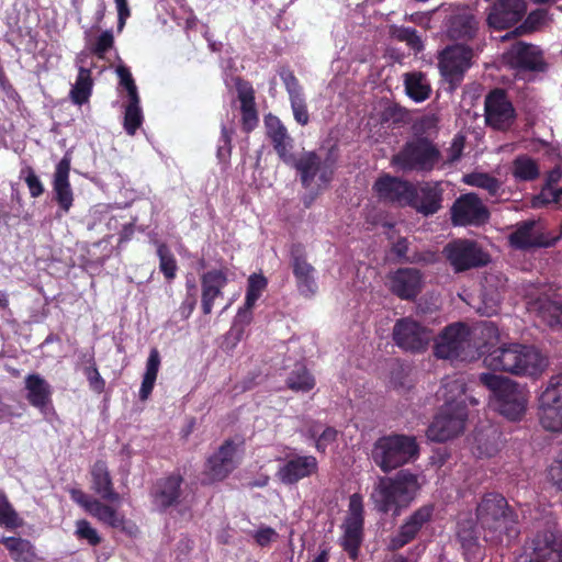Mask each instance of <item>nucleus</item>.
<instances>
[{"label":"nucleus","mask_w":562,"mask_h":562,"mask_svg":"<svg viewBox=\"0 0 562 562\" xmlns=\"http://www.w3.org/2000/svg\"><path fill=\"white\" fill-rule=\"evenodd\" d=\"M89 513L97 517L100 521L111 526L119 528L124 524V517L119 515L117 512L109 505L101 503L95 499L90 504Z\"/></svg>","instance_id":"46"},{"label":"nucleus","mask_w":562,"mask_h":562,"mask_svg":"<svg viewBox=\"0 0 562 562\" xmlns=\"http://www.w3.org/2000/svg\"><path fill=\"white\" fill-rule=\"evenodd\" d=\"M467 380L463 375L446 376L436 395L443 404L441 408L454 409L462 406L467 411Z\"/></svg>","instance_id":"31"},{"label":"nucleus","mask_w":562,"mask_h":562,"mask_svg":"<svg viewBox=\"0 0 562 562\" xmlns=\"http://www.w3.org/2000/svg\"><path fill=\"white\" fill-rule=\"evenodd\" d=\"M338 431L333 427H326L317 437L315 448L318 452L324 453L328 445L337 440Z\"/></svg>","instance_id":"59"},{"label":"nucleus","mask_w":562,"mask_h":562,"mask_svg":"<svg viewBox=\"0 0 562 562\" xmlns=\"http://www.w3.org/2000/svg\"><path fill=\"white\" fill-rule=\"evenodd\" d=\"M157 255L159 257V267L164 276L168 280L173 279L176 277L177 262L169 248L165 244H160L157 249Z\"/></svg>","instance_id":"51"},{"label":"nucleus","mask_w":562,"mask_h":562,"mask_svg":"<svg viewBox=\"0 0 562 562\" xmlns=\"http://www.w3.org/2000/svg\"><path fill=\"white\" fill-rule=\"evenodd\" d=\"M486 368L517 376H538L546 367V358L532 346L508 344L488 352L484 360Z\"/></svg>","instance_id":"4"},{"label":"nucleus","mask_w":562,"mask_h":562,"mask_svg":"<svg viewBox=\"0 0 562 562\" xmlns=\"http://www.w3.org/2000/svg\"><path fill=\"white\" fill-rule=\"evenodd\" d=\"M520 562H562V536L552 529L539 531L532 539V552Z\"/></svg>","instance_id":"21"},{"label":"nucleus","mask_w":562,"mask_h":562,"mask_svg":"<svg viewBox=\"0 0 562 562\" xmlns=\"http://www.w3.org/2000/svg\"><path fill=\"white\" fill-rule=\"evenodd\" d=\"M238 99L243 114V125L245 131H251L258 123V114L255 105V91L252 87L240 79L236 82Z\"/></svg>","instance_id":"37"},{"label":"nucleus","mask_w":562,"mask_h":562,"mask_svg":"<svg viewBox=\"0 0 562 562\" xmlns=\"http://www.w3.org/2000/svg\"><path fill=\"white\" fill-rule=\"evenodd\" d=\"M318 462L314 456H291L278 469L277 477L285 485L296 484L299 481L316 474Z\"/></svg>","instance_id":"26"},{"label":"nucleus","mask_w":562,"mask_h":562,"mask_svg":"<svg viewBox=\"0 0 562 562\" xmlns=\"http://www.w3.org/2000/svg\"><path fill=\"white\" fill-rule=\"evenodd\" d=\"M468 412L462 406L454 409L440 408L427 429V437L431 441L443 442L460 435L465 425Z\"/></svg>","instance_id":"14"},{"label":"nucleus","mask_w":562,"mask_h":562,"mask_svg":"<svg viewBox=\"0 0 562 562\" xmlns=\"http://www.w3.org/2000/svg\"><path fill=\"white\" fill-rule=\"evenodd\" d=\"M474 57L473 48L463 44L447 46L438 56L441 76L451 85H458L471 68Z\"/></svg>","instance_id":"11"},{"label":"nucleus","mask_w":562,"mask_h":562,"mask_svg":"<svg viewBox=\"0 0 562 562\" xmlns=\"http://www.w3.org/2000/svg\"><path fill=\"white\" fill-rule=\"evenodd\" d=\"M363 514L362 496L355 493L349 497L347 515L341 526L344 530L341 546L352 560L358 559L359 549L363 540Z\"/></svg>","instance_id":"10"},{"label":"nucleus","mask_w":562,"mask_h":562,"mask_svg":"<svg viewBox=\"0 0 562 562\" xmlns=\"http://www.w3.org/2000/svg\"><path fill=\"white\" fill-rule=\"evenodd\" d=\"M26 177H25V183L30 190V194L32 198H38L44 192L43 183L41 182L40 178L35 175L34 170L32 168H27L25 170Z\"/></svg>","instance_id":"60"},{"label":"nucleus","mask_w":562,"mask_h":562,"mask_svg":"<svg viewBox=\"0 0 562 562\" xmlns=\"http://www.w3.org/2000/svg\"><path fill=\"white\" fill-rule=\"evenodd\" d=\"M86 375L89 381V385L93 391H95L97 393H101L104 391L105 382L100 375L95 366L87 368Z\"/></svg>","instance_id":"61"},{"label":"nucleus","mask_w":562,"mask_h":562,"mask_svg":"<svg viewBox=\"0 0 562 562\" xmlns=\"http://www.w3.org/2000/svg\"><path fill=\"white\" fill-rule=\"evenodd\" d=\"M391 383L394 389L400 392H407L414 385V379L411 374V370L403 366H397L392 370Z\"/></svg>","instance_id":"52"},{"label":"nucleus","mask_w":562,"mask_h":562,"mask_svg":"<svg viewBox=\"0 0 562 562\" xmlns=\"http://www.w3.org/2000/svg\"><path fill=\"white\" fill-rule=\"evenodd\" d=\"M286 385L294 392H308L315 386V379L304 364H296L286 379Z\"/></svg>","instance_id":"43"},{"label":"nucleus","mask_w":562,"mask_h":562,"mask_svg":"<svg viewBox=\"0 0 562 562\" xmlns=\"http://www.w3.org/2000/svg\"><path fill=\"white\" fill-rule=\"evenodd\" d=\"M93 81L91 78L90 69L85 66H79V72L76 79L75 85L70 90V99L77 105H82L88 102L91 91H92Z\"/></svg>","instance_id":"40"},{"label":"nucleus","mask_w":562,"mask_h":562,"mask_svg":"<svg viewBox=\"0 0 562 562\" xmlns=\"http://www.w3.org/2000/svg\"><path fill=\"white\" fill-rule=\"evenodd\" d=\"M227 282L226 272L222 269H213L201 276V306L205 315L212 313L214 301L223 296V289Z\"/></svg>","instance_id":"32"},{"label":"nucleus","mask_w":562,"mask_h":562,"mask_svg":"<svg viewBox=\"0 0 562 562\" xmlns=\"http://www.w3.org/2000/svg\"><path fill=\"white\" fill-rule=\"evenodd\" d=\"M537 316L552 329H562V299L539 297L533 303Z\"/></svg>","instance_id":"36"},{"label":"nucleus","mask_w":562,"mask_h":562,"mask_svg":"<svg viewBox=\"0 0 562 562\" xmlns=\"http://www.w3.org/2000/svg\"><path fill=\"white\" fill-rule=\"evenodd\" d=\"M160 367V355L156 348H153L149 352L146 371L143 376L140 390H139V398L142 401H146L155 385V381L157 379L158 370Z\"/></svg>","instance_id":"41"},{"label":"nucleus","mask_w":562,"mask_h":562,"mask_svg":"<svg viewBox=\"0 0 562 562\" xmlns=\"http://www.w3.org/2000/svg\"><path fill=\"white\" fill-rule=\"evenodd\" d=\"M268 284L267 278L261 273H252L247 280V292H246V310L252 308L266 290Z\"/></svg>","instance_id":"49"},{"label":"nucleus","mask_w":562,"mask_h":562,"mask_svg":"<svg viewBox=\"0 0 562 562\" xmlns=\"http://www.w3.org/2000/svg\"><path fill=\"white\" fill-rule=\"evenodd\" d=\"M484 117L486 125L493 130L506 131L513 125L516 111L504 89L496 88L486 94Z\"/></svg>","instance_id":"13"},{"label":"nucleus","mask_w":562,"mask_h":562,"mask_svg":"<svg viewBox=\"0 0 562 562\" xmlns=\"http://www.w3.org/2000/svg\"><path fill=\"white\" fill-rule=\"evenodd\" d=\"M442 254L454 272L484 267L490 262V255L476 241L470 239L448 243Z\"/></svg>","instance_id":"9"},{"label":"nucleus","mask_w":562,"mask_h":562,"mask_svg":"<svg viewBox=\"0 0 562 562\" xmlns=\"http://www.w3.org/2000/svg\"><path fill=\"white\" fill-rule=\"evenodd\" d=\"M512 173L519 181H532L539 177L540 170L536 160L521 155L514 159Z\"/></svg>","instance_id":"44"},{"label":"nucleus","mask_w":562,"mask_h":562,"mask_svg":"<svg viewBox=\"0 0 562 562\" xmlns=\"http://www.w3.org/2000/svg\"><path fill=\"white\" fill-rule=\"evenodd\" d=\"M479 535H482L472 519L458 522L457 537L465 552H474L479 547Z\"/></svg>","instance_id":"42"},{"label":"nucleus","mask_w":562,"mask_h":562,"mask_svg":"<svg viewBox=\"0 0 562 562\" xmlns=\"http://www.w3.org/2000/svg\"><path fill=\"white\" fill-rule=\"evenodd\" d=\"M244 440L227 439L207 460V473L212 480H224L237 465L236 454Z\"/></svg>","instance_id":"25"},{"label":"nucleus","mask_w":562,"mask_h":562,"mask_svg":"<svg viewBox=\"0 0 562 562\" xmlns=\"http://www.w3.org/2000/svg\"><path fill=\"white\" fill-rule=\"evenodd\" d=\"M443 190L440 183L426 182L417 189L414 187V193L408 206L424 216L437 213L441 209Z\"/></svg>","instance_id":"27"},{"label":"nucleus","mask_w":562,"mask_h":562,"mask_svg":"<svg viewBox=\"0 0 562 562\" xmlns=\"http://www.w3.org/2000/svg\"><path fill=\"white\" fill-rule=\"evenodd\" d=\"M524 0H497L486 16V23L495 30H504L519 22L526 14Z\"/></svg>","instance_id":"23"},{"label":"nucleus","mask_w":562,"mask_h":562,"mask_svg":"<svg viewBox=\"0 0 562 562\" xmlns=\"http://www.w3.org/2000/svg\"><path fill=\"white\" fill-rule=\"evenodd\" d=\"M505 59L510 67L519 70L540 72L547 70L542 50L538 46L525 42L512 45L505 53Z\"/></svg>","instance_id":"22"},{"label":"nucleus","mask_w":562,"mask_h":562,"mask_svg":"<svg viewBox=\"0 0 562 562\" xmlns=\"http://www.w3.org/2000/svg\"><path fill=\"white\" fill-rule=\"evenodd\" d=\"M446 25L449 38L469 42L476 38L481 27V20L473 8L461 5L452 10Z\"/></svg>","instance_id":"16"},{"label":"nucleus","mask_w":562,"mask_h":562,"mask_svg":"<svg viewBox=\"0 0 562 562\" xmlns=\"http://www.w3.org/2000/svg\"><path fill=\"white\" fill-rule=\"evenodd\" d=\"M290 101L295 121L303 126L306 125L310 121V115L304 97H294Z\"/></svg>","instance_id":"57"},{"label":"nucleus","mask_w":562,"mask_h":562,"mask_svg":"<svg viewBox=\"0 0 562 562\" xmlns=\"http://www.w3.org/2000/svg\"><path fill=\"white\" fill-rule=\"evenodd\" d=\"M434 505L427 504L413 512L400 526L398 531L390 538L387 548L398 550L413 541L420 529L431 520Z\"/></svg>","instance_id":"20"},{"label":"nucleus","mask_w":562,"mask_h":562,"mask_svg":"<svg viewBox=\"0 0 562 562\" xmlns=\"http://www.w3.org/2000/svg\"><path fill=\"white\" fill-rule=\"evenodd\" d=\"M70 165L71 157L69 154H66L57 164L53 180L55 200L65 213L69 212L74 202V194L69 183Z\"/></svg>","instance_id":"30"},{"label":"nucleus","mask_w":562,"mask_h":562,"mask_svg":"<svg viewBox=\"0 0 562 562\" xmlns=\"http://www.w3.org/2000/svg\"><path fill=\"white\" fill-rule=\"evenodd\" d=\"M549 475L553 484L559 490H562V452L560 453L558 460L550 467Z\"/></svg>","instance_id":"64"},{"label":"nucleus","mask_w":562,"mask_h":562,"mask_svg":"<svg viewBox=\"0 0 562 562\" xmlns=\"http://www.w3.org/2000/svg\"><path fill=\"white\" fill-rule=\"evenodd\" d=\"M26 398L29 403L44 412L52 402V387L40 374L33 373L25 378Z\"/></svg>","instance_id":"35"},{"label":"nucleus","mask_w":562,"mask_h":562,"mask_svg":"<svg viewBox=\"0 0 562 562\" xmlns=\"http://www.w3.org/2000/svg\"><path fill=\"white\" fill-rule=\"evenodd\" d=\"M499 434L494 427L475 435L476 449L481 456L492 457L498 450Z\"/></svg>","instance_id":"47"},{"label":"nucleus","mask_w":562,"mask_h":562,"mask_svg":"<svg viewBox=\"0 0 562 562\" xmlns=\"http://www.w3.org/2000/svg\"><path fill=\"white\" fill-rule=\"evenodd\" d=\"M419 456L416 438L407 435H390L379 438L371 450L373 462L389 473L406 463L415 461Z\"/></svg>","instance_id":"6"},{"label":"nucleus","mask_w":562,"mask_h":562,"mask_svg":"<svg viewBox=\"0 0 562 562\" xmlns=\"http://www.w3.org/2000/svg\"><path fill=\"white\" fill-rule=\"evenodd\" d=\"M537 415L543 429L562 430V373L552 375L538 397Z\"/></svg>","instance_id":"8"},{"label":"nucleus","mask_w":562,"mask_h":562,"mask_svg":"<svg viewBox=\"0 0 562 562\" xmlns=\"http://www.w3.org/2000/svg\"><path fill=\"white\" fill-rule=\"evenodd\" d=\"M283 83L285 86V89L289 93L290 99H293L294 97H302L301 87L299 85V81L296 77L292 72H288L284 76H282Z\"/></svg>","instance_id":"63"},{"label":"nucleus","mask_w":562,"mask_h":562,"mask_svg":"<svg viewBox=\"0 0 562 562\" xmlns=\"http://www.w3.org/2000/svg\"><path fill=\"white\" fill-rule=\"evenodd\" d=\"M451 222L454 226H480L490 218V212L475 193L460 195L452 204Z\"/></svg>","instance_id":"15"},{"label":"nucleus","mask_w":562,"mask_h":562,"mask_svg":"<svg viewBox=\"0 0 562 562\" xmlns=\"http://www.w3.org/2000/svg\"><path fill=\"white\" fill-rule=\"evenodd\" d=\"M463 181L469 186L487 191L491 196L498 195L502 188V183L498 179L485 172L469 173L464 176Z\"/></svg>","instance_id":"45"},{"label":"nucleus","mask_w":562,"mask_h":562,"mask_svg":"<svg viewBox=\"0 0 562 562\" xmlns=\"http://www.w3.org/2000/svg\"><path fill=\"white\" fill-rule=\"evenodd\" d=\"M20 525L18 513L10 504L5 493L0 490V526L15 528Z\"/></svg>","instance_id":"50"},{"label":"nucleus","mask_w":562,"mask_h":562,"mask_svg":"<svg viewBox=\"0 0 562 562\" xmlns=\"http://www.w3.org/2000/svg\"><path fill=\"white\" fill-rule=\"evenodd\" d=\"M562 194V189L544 184L538 195L532 199L533 207H541L551 202H558Z\"/></svg>","instance_id":"53"},{"label":"nucleus","mask_w":562,"mask_h":562,"mask_svg":"<svg viewBox=\"0 0 562 562\" xmlns=\"http://www.w3.org/2000/svg\"><path fill=\"white\" fill-rule=\"evenodd\" d=\"M113 44L114 37L112 31H104L90 47V53L97 55L99 58H103L105 53L113 47Z\"/></svg>","instance_id":"55"},{"label":"nucleus","mask_w":562,"mask_h":562,"mask_svg":"<svg viewBox=\"0 0 562 562\" xmlns=\"http://www.w3.org/2000/svg\"><path fill=\"white\" fill-rule=\"evenodd\" d=\"M419 488L418 475L401 470L394 476H379L370 499L376 512L398 516L416 497Z\"/></svg>","instance_id":"2"},{"label":"nucleus","mask_w":562,"mask_h":562,"mask_svg":"<svg viewBox=\"0 0 562 562\" xmlns=\"http://www.w3.org/2000/svg\"><path fill=\"white\" fill-rule=\"evenodd\" d=\"M143 123L139 98L128 99L124 113V128L128 135H134Z\"/></svg>","instance_id":"48"},{"label":"nucleus","mask_w":562,"mask_h":562,"mask_svg":"<svg viewBox=\"0 0 562 562\" xmlns=\"http://www.w3.org/2000/svg\"><path fill=\"white\" fill-rule=\"evenodd\" d=\"M0 542L4 544L15 562H35L38 560L34 546L27 539L3 537Z\"/></svg>","instance_id":"38"},{"label":"nucleus","mask_w":562,"mask_h":562,"mask_svg":"<svg viewBox=\"0 0 562 562\" xmlns=\"http://www.w3.org/2000/svg\"><path fill=\"white\" fill-rule=\"evenodd\" d=\"M479 331L482 335L485 333L496 335L497 329L492 323H484L473 329L462 323H454L445 327L435 339L434 355L443 360H474L482 348V345L475 341Z\"/></svg>","instance_id":"3"},{"label":"nucleus","mask_w":562,"mask_h":562,"mask_svg":"<svg viewBox=\"0 0 562 562\" xmlns=\"http://www.w3.org/2000/svg\"><path fill=\"white\" fill-rule=\"evenodd\" d=\"M476 520L484 541L493 546H509L520 533L518 512L497 493H488L476 506Z\"/></svg>","instance_id":"1"},{"label":"nucleus","mask_w":562,"mask_h":562,"mask_svg":"<svg viewBox=\"0 0 562 562\" xmlns=\"http://www.w3.org/2000/svg\"><path fill=\"white\" fill-rule=\"evenodd\" d=\"M92 490L102 498L112 503H120L121 496L115 492L112 477L104 461H97L91 468Z\"/></svg>","instance_id":"34"},{"label":"nucleus","mask_w":562,"mask_h":562,"mask_svg":"<svg viewBox=\"0 0 562 562\" xmlns=\"http://www.w3.org/2000/svg\"><path fill=\"white\" fill-rule=\"evenodd\" d=\"M77 535L81 539L88 540L91 546H97L101 542V538L99 537L97 530L91 527V525L87 520H78L77 521Z\"/></svg>","instance_id":"58"},{"label":"nucleus","mask_w":562,"mask_h":562,"mask_svg":"<svg viewBox=\"0 0 562 562\" xmlns=\"http://www.w3.org/2000/svg\"><path fill=\"white\" fill-rule=\"evenodd\" d=\"M265 125L267 128V135L271 139L273 148L280 159L288 165H292V162H294V157L291 153L293 148V140L288 134L286 127L282 124L279 117L272 114L265 117Z\"/></svg>","instance_id":"29"},{"label":"nucleus","mask_w":562,"mask_h":562,"mask_svg":"<svg viewBox=\"0 0 562 562\" xmlns=\"http://www.w3.org/2000/svg\"><path fill=\"white\" fill-rule=\"evenodd\" d=\"M439 148L427 137L417 136L405 143L397 154L392 157L391 164L404 173H428L440 162Z\"/></svg>","instance_id":"7"},{"label":"nucleus","mask_w":562,"mask_h":562,"mask_svg":"<svg viewBox=\"0 0 562 562\" xmlns=\"http://www.w3.org/2000/svg\"><path fill=\"white\" fill-rule=\"evenodd\" d=\"M291 265L299 292L306 297L313 296L317 291L315 269L306 261L300 246H293L291 249Z\"/></svg>","instance_id":"28"},{"label":"nucleus","mask_w":562,"mask_h":562,"mask_svg":"<svg viewBox=\"0 0 562 562\" xmlns=\"http://www.w3.org/2000/svg\"><path fill=\"white\" fill-rule=\"evenodd\" d=\"M414 187L408 181L384 175L374 182L373 189L379 199L400 206H408L414 193Z\"/></svg>","instance_id":"24"},{"label":"nucleus","mask_w":562,"mask_h":562,"mask_svg":"<svg viewBox=\"0 0 562 562\" xmlns=\"http://www.w3.org/2000/svg\"><path fill=\"white\" fill-rule=\"evenodd\" d=\"M555 240L543 232L540 223L536 220L517 223L515 229L508 235L509 245L518 250L551 247Z\"/></svg>","instance_id":"17"},{"label":"nucleus","mask_w":562,"mask_h":562,"mask_svg":"<svg viewBox=\"0 0 562 562\" xmlns=\"http://www.w3.org/2000/svg\"><path fill=\"white\" fill-rule=\"evenodd\" d=\"M297 171L301 173V181L305 188H308L316 176L319 180L326 184L331 177V170L325 166H322L321 158L314 153L308 151L304 154L299 160L294 159L292 162Z\"/></svg>","instance_id":"33"},{"label":"nucleus","mask_w":562,"mask_h":562,"mask_svg":"<svg viewBox=\"0 0 562 562\" xmlns=\"http://www.w3.org/2000/svg\"><path fill=\"white\" fill-rule=\"evenodd\" d=\"M393 340L400 348L411 352H423L434 339L432 331L411 317L396 321Z\"/></svg>","instance_id":"12"},{"label":"nucleus","mask_w":562,"mask_h":562,"mask_svg":"<svg viewBox=\"0 0 562 562\" xmlns=\"http://www.w3.org/2000/svg\"><path fill=\"white\" fill-rule=\"evenodd\" d=\"M252 537L260 547H266L278 537V533L271 527H260Z\"/></svg>","instance_id":"62"},{"label":"nucleus","mask_w":562,"mask_h":562,"mask_svg":"<svg viewBox=\"0 0 562 562\" xmlns=\"http://www.w3.org/2000/svg\"><path fill=\"white\" fill-rule=\"evenodd\" d=\"M404 77L405 90L411 99L416 102H423L429 98L431 89L424 74L407 72Z\"/></svg>","instance_id":"39"},{"label":"nucleus","mask_w":562,"mask_h":562,"mask_svg":"<svg viewBox=\"0 0 562 562\" xmlns=\"http://www.w3.org/2000/svg\"><path fill=\"white\" fill-rule=\"evenodd\" d=\"M394 36L398 41L405 42L412 49L416 52H420L424 48L423 42L414 29L401 27L394 32Z\"/></svg>","instance_id":"54"},{"label":"nucleus","mask_w":562,"mask_h":562,"mask_svg":"<svg viewBox=\"0 0 562 562\" xmlns=\"http://www.w3.org/2000/svg\"><path fill=\"white\" fill-rule=\"evenodd\" d=\"M116 74L120 78V83L126 89L128 99H135L138 97L137 87L132 77L131 71L125 66H119L116 68Z\"/></svg>","instance_id":"56"},{"label":"nucleus","mask_w":562,"mask_h":562,"mask_svg":"<svg viewBox=\"0 0 562 562\" xmlns=\"http://www.w3.org/2000/svg\"><path fill=\"white\" fill-rule=\"evenodd\" d=\"M424 274L415 268H398L386 277V285L391 293L401 300H415L424 288Z\"/></svg>","instance_id":"18"},{"label":"nucleus","mask_w":562,"mask_h":562,"mask_svg":"<svg viewBox=\"0 0 562 562\" xmlns=\"http://www.w3.org/2000/svg\"><path fill=\"white\" fill-rule=\"evenodd\" d=\"M479 381L494 393L497 409L503 416L518 420L525 415L530 396L525 385L487 372L481 373Z\"/></svg>","instance_id":"5"},{"label":"nucleus","mask_w":562,"mask_h":562,"mask_svg":"<svg viewBox=\"0 0 562 562\" xmlns=\"http://www.w3.org/2000/svg\"><path fill=\"white\" fill-rule=\"evenodd\" d=\"M184 480L179 473H171L168 476L156 481L150 497L153 505L159 512H166L170 507L178 506L182 499V484Z\"/></svg>","instance_id":"19"}]
</instances>
